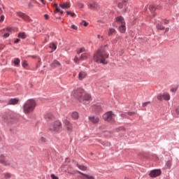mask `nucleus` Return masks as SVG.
<instances>
[{
	"label": "nucleus",
	"instance_id": "680f3d73",
	"mask_svg": "<svg viewBox=\"0 0 179 179\" xmlns=\"http://www.w3.org/2000/svg\"><path fill=\"white\" fill-rule=\"evenodd\" d=\"M122 117H123V118H125V114H122Z\"/></svg>",
	"mask_w": 179,
	"mask_h": 179
},
{
	"label": "nucleus",
	"instance_id": "37998d69",
	"mask_svg": "<svg viewBox=\"0 0 179 179\" xmlns=\"http://www.w3.org/2000/svg\"><path fill=\"white\" fill-rule=\"evenodd\" d=\"M128 115H135V112H128L127 113Z\"/></svg>",
	"mask_w": 179,
	"mask_h": 179
},
{
	"label": "nucleus",
	"instance_id": "a18cd8bd",
	"mask_svg": "<svg viewBox=\"0 0 179 179\" xmlns=\"http://www.w3.org/2000/svg\"><path fill=\"white\" fill-rule=\"evenodd\" d=\"M44 17H45V20H48L49 16H48V15L45 14V15H44Z\"/></svg>",
	"mask_w": 179,
	"mask_h": 179
},
{
	"label": "nucleus",
	"instance_id": "79ce46f5",
	"mask_svg": "<svg viewBox=\"0 0 179 179\" xmlns=\"http://www.w3.org/2000/svg\"><path fill=\"white\" fill-rule=\"evenodd\" d=\"M50 177L52 179H58V177L55 176V175H54V174L50 175Z\"/></svg>",
	"mask_w": 179,
	"mask_h": 179
},
{
	"label": "nucleus",
	"instance_id": "4c0bfd02",
	"mask_svg": "<svg viewBox=\"0 0 179 179\" xmlns=\"http://www.w3.org/2000/svg\"><path fill=\"white\" fill-rule=\"evenodd\" d=\"M61 9H59V8L57 7L55 10H54V13H58L59 12H60Z\"/></svg>",
	"mask_w": 179,
	"mask_h": 179
},
{
	"label": "nucleus",
	"instance_id": "0eeeda50",
	"mask_svg": "<svg viewBox=\"0 0 179 179\" xmlns=\"http://www.w3.org/2000/svg\"><path fill=\"white\" fill-rule=\"evenodd\" d=\"M103 117V120L107 121V122H110V124L115 122V115H114L113 112H107Z\"/></svg>",
	"mask_w": 179,
	"mask_h": 179
},
{
	"label": "nucleus",
	"instance_id": "3c124183",
	"mask_svg": "<svg viewBox=\"0 0 179 179\" xmlns=\"http://www.w3.org/2000/svg\"><path fill=\"white\" fill-rule=\"evenodd\" d=\"M71 17H73V16H75V13H71Z\"/></svg>",
	"mask_w": 179,
	"mask_h": 179
},
{
	"label": "nucleus",
	"instance_id": "58836bf2",
	"mask_svg": "<svg viewBox=\"0 0 179 179\" xmlns=\"http://www.w3.org/2000/svg\"><path fill=\"white\" fill-rule=\"evenodd\" d=\"M22 66H23V68H26V66H27V61L22 62Z\"/></svg>",
	"mask_w": 179,
	"mask_h": 179
},
{
	"label": "nucleus",
	"instance_id": "0e129e2a",
	"mask_svg": "<svg viewBox=\"0 0 179 179\" xmlns=\"http://www.w3.org/2000/svg\"><path fill=\"white\" fill-rule=\"evenodd\" d=\"M58 19H61V17H59Z\"/></svg>",
	"mask_w": 179,
	"mask_h": 179
},
{
	"label": "nucleus",
	"instance_id": "864d4df0",
	"mask_svg": "<svg viewBox=\"0 0 179 179\" xmlns=\"http://www.w3.org/2000/svg\"><path fill=\"white\" fill-rule=\"evenodd\" d=\"M97 22H98V23H104V22H103V20H98Z\"/></svg>",
	"mask_w": 179,
	"mask_h": 179
},
{
	"label": "nucleus",
	"instance_id": "6e6d98bb",
	"mask_svg": "<svg viewBox=\"0 0 179 179\" xmlns=\"http://www.w3.org/2000/svg\"><path fill=\"white\" fill-rule=\"evenodd\" d=\"M41 2H42V3H43V5H45V2H44V0H41Z\"/></svg>",
	"mask_w": 179,
	"mask_h": 179
},
{
	"label": "nucleus",
	"instance_id": "603ef678",
	"mask_svg": "<svg viewBox=\"0 0 179 179\" xmlns=\"http://www.w3.org/2000/svg\"><path fill=\"white\" fill-rule=\"evenodd\" d=\"M169 30H170L169 28H166V29H165V33H167V31H169Z\"/></svg>",
	"mask_w": 179,
	"mask_h": 179
},
{
	"label": "nucleus",
	"instance_id": "7ed1b4c3",
	"mask_svg": "<svg viewBox=\"0 0 179 179\" xmlns=\"http://www.w3.org/2000/svg\"><path fill=\"white\" fill-rule=\"evenodd\" d=\"M37 103L34 99H28L23 105L22 108L24 114L33 113Z\"/></svg>",
	"mask_w": 179,
	"mask_h": 179
},
{
	"label": "nucleus",
	"instance_id": "9d476101",
	"mask_svg": "<svg viewBox=\"0 0 179 179\" xmlns=\"http://www.w3.org/2000/svg\"><path fill=\"white\" fill-rule=\"evenodd\" d=\"M10 31H12V28L8 27L6 29H2L1 32L3 34V37L8 38L9 37Z\"/></svg>",
	"mask_w": 179,
	"mask_h": 179
},
{
	"label": "nucleus",
	"instance_id": "2f4dec72",
	"mask_svg": "<svg viewBox=\"0 0 179 179\" xmlns=\"http://www.w3.org/2000/svg\"><path fill=\"white\" fill-rule=\"evenodd\" d=\"M3 20H5V15H1L0 16V23H2L3 22Z\"/></svg>",
	"mask_w": 179,
	"mask_h": 179
},
{
	"label": "nucleus",
	"instance_id": "de8ad7c7",
	"mask_svg": "<svg viewBox=\"0 0 179 179\" xmlns=\"http://www.w3.org/2000/svg\"><path fill=\"white\" fill-rule=\"evenodd\" d=\"M164 24H169V20H164Z\"/></svg>",
	"mask_w": 179,
	"mask_h": 179
},
{
	"label": "nucleus",
	"instance_id": "c03bdc74",
	"mask_svg": "<svg viewBox=\"0 0 179 179\" xmlns=\"http://www.w3.org/2000/svg\"><path fill=\"white\" fill-rule=\"evenodd\" d=\"M176 113L177 115H179V106L176 109Z\"/></svg>",
	"mask_w": 179,
	"mask_h": 179
},
{
	"label": "nucleus",
	"instance_id": "e2e57ef3",
	"mask_svg": "<svg viewBox=\"0 0 179 179\" xmlns=\"http://www.w3.org/2000/svg\"><path fill=\"white\" fill-rule=\"evenodd\" d=\"M125 2H127V1H126V0H124V3H125Z\"/></svg>",
	"mask_w": 179,
	"mask_h": 179
},
{
	"label": "nucleus",
	"instance_id": "5701e85b",
	"mask_svg": "<svg viewBox=\"0 0 179 179\" xmlns=\"http://www.w3.org/2000/svg\"><path fill=\"white\" fill-rule=\"evenodd\" d=\"M18 37H19V38H23V39L26 38V37H27L26 33H24V32L19 33L18 34Z\"/></svg>",
	"mask_w": 179,
	"mask_h": 179
},
{
	"label": "nucleus",
	"instance_id": "ea45409f",
	"mask_svg": "<svg viewBox=\"0 0 179 179\" xmlns=\"http://www.w3.org/2000/svg\"><path fill=\"white\" fill-rule=\"evenodd\" d=\"M71 29H73V30H78V27H76V25L73 24L71 25Z\"/></svg>",
	"mask_w": 179,
	"mask_h": 179
},
{
	"label": "nucleus",
	"instance_id": "20e7f679",
	"mask_svg": "<svg viewBox=\"0 0 179 179\" xmlns=\"http://www.w3.org/2000/svg\"><path fill=\"white\" fill-rule=\"evenodd\" d=\"M13 163L14 161L12 157H7L4 155H0V164H3V166H12Z\"/></svg>",
	"mask_w": 179,
	"mask_h": 179
},
{
	"label": "nucleus",
	"instance_id": "6ab92c4d",
	"mask_svg": "<svg viewBox=\"0 0 179 179\" xmlns=\"http://www.w3.org/2000/svg\"><path fill=\"white\" fill-rule=\"evenodd\" d=\"M71 117L73 120H78V118H79V113H78V112H73L71 114Z\"/></svg>",
	"mask_w": 179,
	"mask_h": 179
},
{
	"label": "nucleus",
	"instance_id": "5fc2aeb1",
	"mask_svg": "<svg viewBox=\"0 0 179 179\" xmlns=\"http://www.w3.org/2000/svg\"><path fill=\"white\" fill-rule=\"evenodd\" d=\"M59 12H60V15H64V10H60Z\"/></svg>",
	"mask_w": 179,
	"mask_h": 179
},
{
	"label": "nucleus",
	"instance_id": "f03ea898",
	"mask_svg": "<svg viewBox=\"0 0 179 179\" xmlns=\"http://www.w3.org/2000/svg\"><path fill=\"white\" fill-rule=\"evenodd\" d=\"M106 48H107V45L101 46L98 49V50L94 54V61L98 64H107V58H108L109 55L106 52Z\"/></svg>",
	"mask_w": 179,
	"mask_h": 179
},
{
	"label": "nucleus",
	"instance_id": "13d9d810",
	"mask_svg": "<svg viewBox=\"0 0 179 179\" xmlns=\"http://www.w3.org/2000/svg\"><path fill=\"white\" fill-rule=\"evenodd\" d=\"M98 38H103V36L101 35H98Z\"/></svg>",
	"mask_w": 179,
	"mask_h": 179
},
{
	"label": "nucleus",
	"instance_id": "a878e982",
	"mask_svg": "<svg viewBox=\"0 0 179 179\" xmlns=\"http://www.w3.org/2000/svg\"><path fill=\"white\" fill-rule=\"evenodd\" d=\"M39 142H40V143H45V142H47V139L45 138V137L41 136L39 138Z\"/></svg>",
	"mask_w": 179,
	"mask_h": 179
},
{
	"label": "nucleus",
	"instance_id": "c9c22d12",
	"mask_svg": "<svg viewBox=\"0 0 179 179\" xmlns=\"http://www.w3.org/2000/svg\"><path fill=\"white\" fill-rule=\"evenodd\" d=\"M79 61H82L80 59V57H75L74 58V62H79Z\"/></svg>",
	"mask_w": 179,
	"mask_h": 179
},
{
	"label": "nucleus",
	"instance_id": "8fccbe9b",
	"mask_svg": "<svg viewBox=\"0 0 179 179\" xmlns=\"http://www.w3.org/2000/svg\"><path fill=\"white\" fill-rule=\"evenodd\" d=\"M53 6L55 8H58V3H55Z\"/></svg>",
	"mask_w": 179,
	"mask_h": 179
},
{
	"label": "nucleus",
	"instance_id": "aec40b11",
	"mask_svg": "<svg viewBox=\"0 0 179 179\" xmlns=\"http://www.w3.org/2000/svg\"><path fill=\"white\" fill-rule=\"evenodd\" d=\"M77 167H78V169L80 170H82L83 171H86V170H87V167L83 165H80L79 164H77Z\"/></svg>",
	"mask_w": 179,
	"mask_h": 179
},
{
	"label": "nucleus",
	"instance_id": "7c9ffc66",
	"mask_svg": "<svg viewBox=\"0 0 179 179\" xmlns=\"http://www.w3.org/2000/svg\"><path fill=\"white\" fill-rule=\"evenodd\" d=\"M66 129L67 131H69L70 132H71L72 129H73V127H72V124H69V126H66Z\"/></svg>",
	"mask_w": 179,
	"mask_h": 179
},
{
	"label": "nucleus",
	"instance_id": "f257e3e1",
	"mask_svg": "<svg viewBox=\"0 0 179 179\" xmlns=\"http://www.w3.org/2000/svg\"><path fill=\"white\" fill-rule=\"evenodd\" d=\"M72 95L80 103H83V104H88L90 100H92V96L85 93V90L82 88L74 90L72 92Z\"/></svg>",
	"mask_w": 179,
	"mask_h": 179
},
{
	"label": "nucleus",
	"instance_id": "b1692460",
	"mask_svg": "<svg viewBox=\"0 0 179 179\" xmlns=\"http://www.w3.org/2000/svg\"><path fill=\"white\" fill-rule=\"evenodd\" d=\"M44 118H45V120H51V118H52V114H51V113H46L44 115Z\"/></svg>",
	"mask_w": 179,
	"mask_h": 179
},
{
	"label": "nucleus",
	"instance_id": "6e6552de",
	"mask_svg": "<svg viewBox=\"0 0 179 179\" xmlns=\"http://www.w3.org/2000/svg\"><path fill=\"white\" fill-rule=\"evenodd\" d=\"M157 99H158V100H159V101H163V100H169L170 94L168 93H165L163 94H159L157 96Z\"/></svg>",
	"mask_w": 179,
	"mask_h": 179
},
{
	"label": "nucleus",
	"instance_id": "bf43d9fd",
	"mask_svg": "<svg viewBox=\"0 0 179 179\" xmlns=\"http://www.w3.org/2000/svg\"><path fill=\"white\" fill-rule=\"evenodd\" d=\"M171 92H177V89H172Z\"/></svg>",
	"mask_w": 179,
	"mask_h": 179
},
{
	"label": "nucleus",
	"instance_id": "39448f33",
	"mask_svg": "<svg viewBox=\"0 0 179 179\" xmlns=\"http://www.w3.org/2000/svg\"><path fill=\"white\" fill-rule=\"evenodd\" d=\"M115 22L117 24H120L119 27V31L120 33H125L127 27L125 26V20H124V17H122V16L117 17Z\"/></svg>",
	"mask_w": 179,
	"mask_h": 179
},
{
	"label": "nucleus",
	"instance_id": "4468645a",
	"mask_svg": "<svg viewBox=\"0 0 179 179\" xmlns=\"http://www.w3.org/2000/svg\"><path fill=\"white\" fill-rule=\"evenodd\" d=\"M20 100L18 98H15V99H10L8 101V106H15L19 103Z\"/></svg>",
	"mask_w": 179,
	"mask_h": 179
},
{
	"label": "nucleus",
	"instance_id": "a211bd4d",
	"mask_svg": "<svg viewBox=\"0 0 179 179\" xmlns=\"http://www.w3.org/2000/svg\"><path fill=\"white\" fill-rule=\"evenodd\" d=\"M89 57V54L87 53H84L83 55H81L80 57V59L81 61H85L86 60L87 58Z\"/></svg>",
	"mask_w": 179,
	"mask_h": 179
},
{
	"label": "nucleus",
	"instance_id": "338daca9",
	"mask_svg": "<svg viewBox=\"0 0 179 179\" xmlns=\"http://www.w3.org/2000/svg\"><path fill=\"white\" fill-rule=\"evenodd\" d=\"M0 10H1V8H0Z\"/></svg>",
	"mask_w": 179,
	"mask_h": 179
},
{
	"label": "nucleus",
	"instance_id": "f8f14e48",
	"mask_svg": "<svg viewBox=\"0 0 179 179\" xmlns=\"http://www.w3.org/2000/svg\"><path fill=\"white\" fill-rule=\"evenodd\" d=\"M89 121L92 124H99L100 122V118L97 116H90L88 117Z\"/></svg>",
	"mask_w": 179,
	"mask_h": 179
},
{
	"label": "nucleus",
	"instance_id": "2eb2a0df",
	"mask_svg": "<svg viewBox=\"0 0 179 179\" xmlns=\"http://www.w3.org/2000/svg\"><path fill=\"white\" fill-rule=\"evenodd\" d=\"M59 6L62 8V9H69V8H71V3L66 2V3H60Z\"/></svg>",
	"mask_w": 179,
	"mask_h": 179
},
{
	"label": "nucleus",
	"instance_id": "4d7b16f0",
	"mask_svg": "<svg viewBox=\"0 0 179 179\" xmlns=\"http://www.w3.org/2000/svg\"><path fill=\"white\" fill-rule=\"evenodd\" d=\"M66 13H67V15H71V13H71V11H66Z\"/></svg>",
	"mask_w": 179,
	"mask_h": 179
},
{
	"label": "nucleus",
	"instance_id": "052dcab7",
	"mask_svg": "<svg viewBox=\"0 0 179 179\" xmlns=\"http://www.w3.org/2000/svg\"><path fill=\"white\" fill-rule=\"evenodd\" d=\"M97 107L96 110H100V105H98Z\"/></svg>",
	"mask_w": 179,
	"mask_h": 179
},
{
	"label": "nucleus",
	"instance_id": "4be33fe9",
	"mask_svg": "<svg viewBox=\"0 0 179 179\" xmlns=\"http://www.w3.org/2000/svg\"><path fill=\"white\" fill-rule=\"evenodd\" d=\"M82 52H86V48H80L77 49V54H82Z\"/></svg>",
	"mask_w": 179,
	"mask_h": 179
},
{
	"label": "nucleus",
	"instance_id": "a19ab883",
	"mask_svg": "<svg viewBox=\"0 0 179 179\" xmlns=\"http://www.w3.org/2000/svg\"><path fill=\"white\" fill-rule=\"evenodd\" d=\"M148 104H150V101L143 103V107H146V106H148Z\"/></svg>",
	"mask_w": 179,
	"mask_h": 179
},
{
	"label": "nucleus",
	"instance_id": "69168bd1",
	"mask_svg": "<svg viewBox=\"0 0 179 179\" xmlns=\"http://www.w3.org/2000/svg\"><path fill=\"white\" fill-rule=\"evenodd\" d=\"M81 178H82V179H85V178H82V177H81Z\"/></svg>",
	"mask_w": 179,
	"mask_h": 179
},
{
	"label": "nucleus",
	"instance_id": "72a5a7b5",
	"mask_svg": "<svg viewBox=\"0 0 179 179\" xmlns=\"http://www.w3.org/2000/svg\"><path fill=\"white\" fill-rule=\"evenodd\" d=\"M4 177H5V178H10L11 175L9 173H4Z\"/></svg>",
	"mask_w": 179,
	"mask_h": 179
},
{
	"label": "nucleus",
	"instance_id": "1a4fd4ad",
	"mask_svg": "<svg viewBox=\"0 0 179 179\" xmlns=\"http://www.w3.org/2000/svg\"><path fill=\"white\" fill-rule=\"evenodd\" d=\"M160 174H162V171H160V169H155L151 171V172L150 173V176L152 178H155V177H159Z\"/></svg>",
	"mask_w": 179,
	"mask_h": 179
},
{
	"label": "nucleus",
	"instance_id": "e433bc0d",
	"mask_svg": "<svg viewBox=\"0 0 179 179\" xmlns=\"http://www.w3.org/2000/svg\"><path fill=\"white\" fill-rule=\"evenodd\" d=\"M64 124H65L66 127H68V126L71 125V122L68 120H65L64 121Z\"/></svg>",
	"mask_w": 179,
	"mask_h": 179
},
{
	"label": "nucleus",
	"instance_id": "49530a36",
	"mask_svg": "<svg viewBox=\"0 0 179 179\" xmlns=\"http://www.w3.org/2000/svg\"><path fill=\"white\" fill-rule=\"evenodd\" d=\"M117 6H118V8H120V9H122V3H118Z\"/></svg>",
	"mask_w": 179,
	"mask_h": 179
},
{
	"label": "nucleus",
	"instance_id": "c756f323",
	"mask_svg": "<svg viewBox=\"0 0 179 179\" xmlns=\"http://www.w3.org/2000/svg\"><path fill=\"white\" fill-rule=\"evenodd\" d=\"M114 33H115V29L110 28L108 31V36H111V34H114Z\"/></svg>",
	"mask_w": 179,
	"mask_h": 179
},
{
	"label": "nucleus",
	"instance_id": "393cba45",
	"mask_svg": "<svg viewBox=\"0 0 179 179\" xmlns=\"http://www.w3.org/2000/svg\"><path fill=\"white\" fill-rule=\"evenodd\" d=\"M157 29L158 30H164V27L162 24V23L157 24Z\"/></svg>",
	"mask_w": 179,
	"mask_h": 179
},
{
	"label": "nucleus",
	"instance_id": "c85d7f7f",
	"mask_svg": "<svg viewBox=\"0 0 179 179\" xmlns=\"http://www.w3.org/2000/svg\"><path fill=\"white\" fill-rule=\"evenodd\" d=\"M149 9H150V12H152V13H153V12H155V10H156V7L154 5H150L149 7Z\"/></svg>",
	"mask_w": 179,
	"mask_h": 179
},
{
	"label": "nucleus",
	"instance_id": "dca6fc26",
	"mask_svg": "<svg viewBox=\"0 0 179 179\" xmlns=\"http://www.w3.org/2000/svg\"><path fill=\"white\" fill-rule=\"evenodd\" d=\"M50 66L52 68H58V66H61V63L57 60H55L51 64Z\"/></svg>",
	"mask_w": 179,
	"mask_h": 179
},
{
	"label": "nucleus",
	"instance_id": "9b49d317",
	"mask_svg": "<svg viewBox=\"0 0 179 179\" xmlns=\"http://www.w3.org/2000/svg\"><path fill=\"white\" fill-rule=\"evenodd\" d=\"M88 8L92 10H99V9H100L99 5L94 2L89 3Z\"/></svg>",
	"mask_w": 179,
	"mask_h": 179
},
{
	"label": "nucleus",
	"instance_id": "bb28decb",
	"mask_svg": "<svg viewBox=\"0 0 179 179\" xmlns=\"http://www.w3.org/2000/svg\"><path fill=\"white\" fill-rule=\"evenodd\" d=\"M13 64L15 65V66H19V64H20V59L19 58H16L15 61H13Z\"/></svg>",
	"mask_w": 179,
	"mask_h": 179
},
{
	"label": "nucleus",
	"instance_id": "f3484780",
	"mask_svg": "<svg viewBox=\"0 0 179 179\" xmlns=\"http://www.w3.org/2000/svg\"><path fill=\"white\" fill-rule=\"evenodd\" d=\"M78 174H81V176H83L87 179H95L94 176H90L85 173H82L81 171H78Z\"/></svg>",
	"mask_w": 179,
	"mask_h": 179
},
{
	"label": "nucleus",
	"instance_id": "cd10ccee",
	"mask_svg": "<svg viewBox=\"0 0 179 179\" xmlns=\"http://www.w3.org/2000/svg\"><path fill=\"white\" fill-rule=\"evenodd\" d=\"M17 15L20 17H22V19H26L27 17L26 16V15H24L23 13H17Z\"/></svg>",
	"mask_w": 179,
	"mask_h": 179
},
{
	"label": "nucleus",
	"instance_id": "412c9836",
	"mask_svg": "<svg viewBox=\"0 0 179 179\" xmlns=\"http://www.w3.org/2000/svg\"><path fill=\"white\" fill-rule=\"evenodd\" d=\"M49 47L52 50V51H55V50H57V45L54 43H50Z\"/></svg>",
	"mask_w": 179,
	"mask_h": 179
},
{
	"label": "nucleus",
	"instance_id": "473e14b6",
	"mask_svg": "<svg viewBox=\"0 0 179 179\" xmlns=\"http://www.w3.org/2000/svg\"><path fill=\"white\" fill-rule=\"evenodd\" d=\"M3 118L6 122H9V116H3Z\"/></svg>",
	"mask_w": 179,
	"mask_h": 179
},
{
	"label": "nucleus",
	"instance_id": "f704fd0d",
	"mask_svg": "<svg viewBox=\"0 0 179 179\" xmlns=\"http://www.w3.org/2000/svg\"><path fill=\"white\" fill-rule=\"evenodd\" d=\"M81 24L82 26H85V27H86L89 23H87L86 21H82Z\"/></svg>",
	"mask_w": 179,
	"mask_h": 179
},
{
	"label": "nucleus",
	"instance_id": "09e8293b",
	"mask_svg": "<svg viewBox=\"0 0 179 179\" xmlns=\"http://www.w3.org/2000/svg\"><path fill=\"white\" fill-rule=\"evenodd\" d=\"M19 41H20V39L17 38V39L14 41V43H15V44H17V43H19Z\"/></svg>",
	"mask_w": 179,
	"mask_h": 179
},
{
	"label": "nucleus",
	"instance_id": "423d86ee",
	"mask_svg": "<svg viewBox=\"0 0 179 179\" xmlns=\"http://www.w3.org/2000/svg\"><path fill=\"white\" fill-rule=\"evenodd\" d=\"M62 127V124L59 122V120H57L49 126V130L51 132H58V131L61 129Z\"/></svg>",
	"mask_w": 179,
	"mask_h": 179
},
{
	"label": "nucleus",
	"instance_id": "ddd939ff",
	"mask_svg": "<svg viewBox=\"0 0 179 179\" xmlns=\"http://www.w3.org/2000/svg\"><path fill=\"white\" fill-rule=\"evenodd\" d=\"M87 78V72L85 71H81L78 73V80H83Z\"/></svg>",
	"mask_w": 179,
	"mask_h": 179
}]
</instances>
